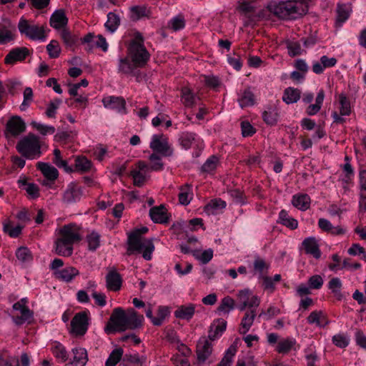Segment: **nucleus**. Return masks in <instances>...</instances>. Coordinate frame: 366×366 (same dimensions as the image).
Masks as SVG:
<instances>
[{
	"label": "nucleus",
	"mask_w": 366,
	"mask_h": 366,
	"mask_svg": "<svg viewBox=\"0 0 366 366\" xmlns=\"http://www.w3.org/2000/svg\"><path fill=\"white\" fill-rule=\"evenodd\" d=\"M55 236V252L63 257L71 256L74 244L81 240L80 229L76 224H68L57 228Z\"/></svg>",
	"instance_id": "nucleus-1"
},
{
	"label": "nucleus",
	"mask_w": 366,
	"mask_h": 366,
	"mask_svg": "<svg viewBox=\"0 0 366 366\" xmlns=\"http://www.w3.org/2000/svg\"><path fill=\"white\" fill-rule=\"evenodd\" d=\"M148 232V228L143 227L132 232L128 235L127 239V254H142L146 260L152 259V252L154 250V245L152 240L142 237L143 234Z\"/></svg>",
	"instance_id": "nucleus-2"
},
{
	"label": "nucleus",
	"mask_w": 366,
	"mask_h": 366,
	"mask_svg": "<svg viewBox=\"0 0 366 366\" xmlns=\"http://www.w3.org/2000/svg\"><path fill=\"white\" fill-rule=\"evenodd\" d=\"M268 9L280 19H295L306 14L307 6L302 1H288L270 3Z\"/></svg>",
	"instance_id": "nucleus-3"
},
{
	"label": "nucleus",
	"mask_w": 366,
	"mask_h": 366,
	"mask_svg": "<svg viewBox=\"0 0 366 366\" xmlns=\"http://www.w3.org/2000/svg\"><path fill=\"white\" fill-rule=\"evenodd\" d=\"M128 56L139 67H143L149 60L150 54L144 46V39L140 34H137L128 47Z\"/></svg>",
	"instance_id": "nucleus-4"
},
{
	"label": "nucleus",
	"mask_w": 366,
	"mask_h": 366,
	"mask_svg": "<svg viewBox=\"0 0 366 366\" xmlns=\"http://www.w3.org/2000/svg\"><path fill=\"white\" fill-rule=\"evenodd\" d=\"M17 151L28 159H36L41 157V144L39 138L29 133L17 143Z\"/></svg>",
	"instance_id": "nucleus-5"
},
{
	"label": "nucleus",
	"mask_w": 366,
	"mask_h": 366,
	"mask_svg": "<svg viewBox=\"0 0 366 366\" xmlns=\"http://www.w3.org/2000/svg\"><path fill=\"white\" fill-rule=\"evenodd\" d=\"M17 27L19 33L30 40L44 41L47 37L44 25L36 24L24 17H21Z\"/></svg>",
	"instance_id": "nucleus-6"
},
{
	"label": "nucleus",
	"mask_w": 366,
	"mask_h": 366,
	"mask_svg": "<svg viewBox=\"0 0 366 366\" xmlns=\"http://www.w3.org/2000/svg\"><path fill=\"white\" fill-rule=\"evenodd\" d=\"M150 149L162 157H169L174 154V148L169 142V138L163 134H155L152 136L149 143Z\"/></svg>",
	"instance_id": "nucleus-7"
},
{
	"label": "nucleus",
	"mask_w": 366,
	"mask_h": 366,
	"mask_svg": "<svg viewBox=\"0 0 366 366\" xmlns=\"http://www.w3.org/2000/svg\"><path fill=\"white\" fill-rule=\"evenodd\" d=\"M335 111L332 114L334 122L342 124L345 122V116H349L351 114L352 109L350 101L344 93L340 94L335 102Z\"/></svg>",
	"instance_id": "nucleus-8"
},
{
	"label": "nucleus",
	"mask_w": 366,
	"mask_h": 366,
	"mask_svg": "<svg viewBox=\"0 0 366 366\" xmlns=\"http://www.w3.org/2000/svg\"><path fill=\"white\" fill-rule=\"evenodd\" d=\"M126 312L121 307L115 308L105 329L107 333L126 330Z\"/></svg>",
	"instance_id": "nucleus-9"
},
{
	"label": "nucleus",
	"mask_w": 366,
	"mask_h": 366,
	"mask_svg": "<svg viewBox=\"0 0 366 366\" xmlns=\"http://www.w3.org/2000/svg\"><path fill=\"white\" fill-rule=\"evenodd\" d=\"M237 297L239 303L237 307L240 311H244L246 307H257L260 303L259 297L253 295L249 289L239 290L237 294Z\"/></svg>",
	"instance_id": "nucleus-10"
},
{
	"label": "nucleus",
	"mask_w": 366,
	"mask_h": 366,
	"mask_svg": "<svg viewBox=\"0 0 366 366\" xmlns=\"http://www.w3.org/2000/svg\"><path fill=\"white\" fill-rule=\"evenodd\" d=\"M89 312L83 311L74 316L71 322L72 333L76 335H83L86 332L89 324Z\"/></svg>",
	"instance_id": "nucleus-11"
},
{
	"label": "nucleus",
	"mask_w": 366,
	"mask_h": 366,
	"mask_svg": "<svg viewBox=\"0 0 366 366\" xmlns=\"http://www.w3.org/2000/svg\"><path fill=\"white\" fill-rule=\"evenodd\" d=\"M197 358L199 365L208 362H212L210 357L212 353V344L205 337H202L197 345Z\"/></svg>",
	"instance_id": "nucleus-12"
},
{
	"label": "nucleus",
	"mask_w": 366,
	"mask_h": 366,
	"mask_svg": "<svg viewBox=\"0 0 366 366\" xmlns=\"http://www.w3.org/2000/svg\"><path fill=\"white\" fill-rule=\"evenodd\" d=\"M239 9L245 26H253L259 20V16L253 2L243 1L240 4Z\"/></svg>",
	"instance_id": "nucleus-13"
},
{
	"label": "nucleus",
	"mask_w": 366,
	"mask_h": 366,
	"mask_svg": "<svg viewBox=\"0 0 366 366\" xmlns=\"http://www.w3.org/2000/svg\"><path fill=\"white\" fill-rule=\"evenodd\" d=\"M13 309L16 312V315L12 317L16 325H20L29 322L33 317V312L25 305L24 299L14 304Z\"/></svg>",
	"instance_id": "nucleus-14"
},
{
	"label": "nucleus",
	"mask_w": 366,
	"mask_h": 366,
	"mask_svg": "<svg viewBox=\"0 0 366 366\" xmlns=\"http://www.w3.org/2000/svg\"><path fill=\"white\" fill-rule=\"evenodd\" d=\"M26 129V124L23 119L19 117H12L6 124L5 136L7 139L16 137L24 132Z\"/></svg>",
	"instance_id": "nucleus-15"
},
{
	"label": "nucleus",
	"mask_w": 366,
	"mask_h": 366,
	"mask_svg": "<svg viewBox=\"0 0 366 366\" xmlns=\"http://www.w3.org/2000/svg\"><path fill=\"white\" fill-rule=\"evenodd\" d=\"M82 196V189L76 182H70L62 194V202L66 204L79 202Z\"/></svg>",
	"instance_id": "nucleus-16"
},
{
	"label": "nucleus",
	"mask_w": 366,
	"mask_h": 366,
	"mask_svg": "<svg viewBox=\"0 0 366 366\" xmlns=\"http://www.w3.org/2000/svg\"><path fill=\"white\" fill-rule=\"evenodd\" d=\"M105 108L116 110L120 113H126V102L122 97H107L102 99Z\"/></svg>",
	"instance_id": "nucleus-17"
},
{
	"label": "nucleus",
	"mask_w": 366,
	"mask_h": 366,
	"mask_svg": "<svg viewBox=\"0 0 366 366\" xmlns=\"http://www.w3.org/2000/svg\"><path fill=\"white\" fill-rule=\"evenodd\" d=\"M106 287L108 290L117 292L119 291L122 285V278L116 269H110L106 277Z\"/></svg>",
	"instance_id": "nucleus-18"
},
{
	"label": "nucleus",
	"mask_w": 366,
	"mask_h": 366,
	"mask_svg": "<svg viewBox=\"0 0 366 366\" xmlns=\"http://www.w3.org/2000/svg\"><path fill=\"white\" fill-rule=\"evenodd\" d=\"M149 167L143 162H139L137 169L132 172L134 184L137 187H142L146 181L147 173Z\"/></svg>",
	"instance_id": "nucleus-19"
},
{
	"label": "nucleus",
	"mask_w": 366,
	"mask_h": 366,
	"mask_svg": "<svg viewBox=\"0 0 366 366\" xmlns=\"http://www.w3.org/2000/svg\"><path fill=\"white\" fill-rule=\"evenodd\" d=\"M302 247L307 254L312 255L314 258L318 259L321 257V251L320 249L317 240L314 237L305 238L302 243Z\"/></svg>",
	"instance_id": "nucleus-20"
},
{
	"label": "nucleus",
	"mask_w": 366,
	"mask_h": 366,
	"mask_svg": "<svg viewBox=\"0 0 366 366\" xmlns=\"http://www.w3.org/2000/svg\"><path fill=\"white\" fill-rule=\"evenodd\" d=\"M227 322L223 319L214 320L210 325L208 334L209 341L218 339L226 330Z\"/></svg>",
	"instance_id": "nucleus-21"
},
{
	"label": "nucleus",
	"mask_w": 366,
	"mask_h": 366,
	"mask_svg": "<svg viewBox=\"0 0 366 366\" xmlns=\"http://www.w3.org/2000/svg\"><path fill=\"white\" fill-rule=\"evenodd\" d=\"M29 54V49L26 47H19L13 49L6 56L4 61L7 64H14L16 61H21L26 59Z\"/></svg>",
	"instance_id": "nucleus-22"
},
{
	"label": "nucleus",
	"mask_w": 366,
	"mask_h": 366,
	"mask_svg": "<svg viewBox=\"0 0 366 366\" xmlns=\"http://www.w3.org/2000/svg\"><path fill=\"white\" fill-rule=\"evenodd\" d=\"M143 320L144 317L139 315L134 310H128L126 312V330H134L141 327Z\"/></svg>",
	"instance_id": "nucleus-23"
},
{
	"label": "nucleus",
	"mask_w": 366,
	"mask_h": 366,
	"mask_svg": "<svg viewBox=\"0 0 366 366\" xmlns=\"http://www.w3.org/2000/svg\"><path fill=\"white\" fill-rule=\"evenodd\" d=\"M307 322L320 328H323L329 324L326 315L322 310L312 311L307 317Z\"/></svg>",
	"instance_id": "nucleus-24"
},
{
	"label": "nucleus",
	"mask_w": 366,
	"mask_h": 366,
	"mask_svg": "<svg viewBox=\"0 0 366 366\" xmlns=\"http://www.w3.org/2000/svg\"><path fill=\"white\" fill-rule=\"evenodd\" d=\"M237 102L241 108L252 107L254 104V95L250 88H245L239 92Z\"/></svg>",
	"instance_id": "nucleus-25"
},
{
	"label": "nucleus",
	"mask_w": 366,
	"mask_h": 366,
	"mask_svg": "<svg viewBox=\"0 0 366 366\" xmlns=\"http://www.w3.org/2000/svg\"><path fill=\"white\" fill-rule=\"evenodd\" d=\"M196 305L189 303L178 307L174 311V316L181 320H190L195 312Z\"/></svg>",
	"instance_id": "nucleus-26"
},
{
	"label": "nucleus",
	"mask_w": 366,
	"mask_h": 366,
	"mask_svg": "<svg viewBox=\"0 0 366 366\" xmlns=\"http://www.w3.org/2000/svg\"><path fill=\"white\" fill-rule=\"evenodd\" d=\"M226 205V202L221 199H214L204 206V211L208 215H215L221 212Z\"/></svg>",
	"instance_id": "nucleus-27"
},
{
	"label": "nucleus",
	"mask_w": 366,
	"mask_h": 366,
	"mask_svg": "<svg viewBox=\"0 0 366 366\" xmlns=\"http://www.w3.org/2000/svg\"><path fill=\"white\" fill-rule=\"evenodd\" d=\"M149 216L155 223H166L168 221V215L166 208L163 205L154 207L149 210Z\"/></svg>",
	"instance_id": "nucleus-28"
},
{
	"label": "nucleus",
	"mask_w": 366,
	"mask_h": 366,
	"mask_svg": "<svg viewBox=\"0 0 366 366\" xmlns=\"http://www.w3.org/2000/svg\"><path fill=\"white\" fill-rule=\"evenodd\" d=\"M71 366H85L88 361L87 352L84 348L76 347L72 350Z\"/></svg>",
	"instance_id": "nucleus-29"
},
{
	"label": "nucleus",
	"mask_w": 366,
	"mask_h": 366,
	"mask_svg": "<svg viewBox=\"0 0 366 366\" xmlns=\"http://www.w3.org/2000/svg\"><path fill=\"white\" fill-rule=\"evenodd\" d=\"M256 317V312L252 309L247 311L242 319L239 327V333L246 334L252 326L254 319Z\"/></svg>",
	"instance_id": "nucleus-30"
},
{
	"label": "nucleus",
	"mask_w": 366,
	"mask_h": 366,
	"mask_svg": "<svg viewBox=\"0 0 366 366\" xmlns=\"http://www.w3.org/2000/svg\"><path fill=\"white\" fill-rule=\"evenodd\" d=\"M68 19L62 10H57L52 14L50 18V25L51 27L59 29H63L67 24Z\"/></svg>",
	"instance_id": "nucleus-31"
},
{
	"label": "nucleus",
	"mask_w": 366,
	"mask_h": 366,
	"mask_svg": "<svg viewBox=\"0 0 366 366\" xmlns=\"http://www.w3.org/2000/svg\"><path fill=\"white\" fill-rule=\"evenodd\" d=\"M54 274L57 279L69 282L79 274V271L75 267H67L62 269L55 271Z\"/></svg>",
	"instance_id": "nucleus-32"
},
{
	"label": "nucleus",
	"mask_w": 366,
	"mask_h": 366,
	"mask_svg": "<svg viewBox=\"0 0 366 366\" xmlns=\"http://www.w3.org/2000/svg\"><path fill=\"white\" fill-rule=\"evenodd\" d=\"M37 167L49 180L54 181L59 176L58 170L48 163L39 162L37 163Z\"/></svg>",
	"instance_id": "nucleus-33"
},
{
	"label": "nucleus",
	"mask_w": 366,
	"mask_h": 366,
	"mask_svg": "<svg viewBox=\"0 0 366 366\" xmlns=\"http://www.w3.org/2000/svg\"><path fill=\"white\" fill-rule=\"evenodd\" d=\"M128 57H122L119 59L118 72L124 74H132L134 69L138 68L132 60Z\"/></svg>",
	"instance_id": "nucleus-34"
},
{
	"label": "nucleus",
	"mask_w": 366,
	"mask_h": 366,
	"mask_svg": "<svg viewBox=\"0 0 366 366\" xmlns=\"http://www.w3.org/2000/svg\"><path fill=\"white\" fill-rule=\"evenodd\" d=\"M292 204L302 211L307 210L310 205V197L307 194H296L292 197Z\"/></svg>",
	"instance_id": "nucleus-35"
},
{
	"label": "nucleus",
	"mask_w": 366,
	"mask_h": 366,
	"mask_svg": "<svg viewBox=\"0 0 366 366\" xmlns=\"http://www.w3.org/2000/svg\"><path fill=\"white\" fill-rule=\"evenodd\" d=\"M351 11L352 8L350 4H338L336 24L341 26L349 18Z\"/></svg>",
	"instance_id": "nucleus-36"
},
{
	"label": "nucleus",
	"mask_w": 366,
	"mask_h": 366,
	"mask_svg": "<svg viewBox=\"0 0 366 366\" xmlns=\"http://www.w3.org/2000/svg\"><path fill=\"white\" fill-rule=\"evenodd\" d=\"M197 141V135L192 132H183L179 137V143L184 149L191 148Z\"/></svg>",
	"instance_id": "nucleus-37"
},
{
	"label": "nucleus",
	"mask_w": 366,
	"mask_h": 366,
	"mask_svg": "<svg viewBox=\"0 0 366 366\" xmlns=\"http://www.w3.org/2000/svg\"><path fill=\"white\" fill-rule=\"evenodd\" d=\"M325 99V92L322 89H320L317 93V95L315 99V103L312 104H310L307 109L306 112L308 115H315L318 113L322 107L323 101Z\"/></svg>",
	"instance_id": "nucleus-38"
},
{
	"label": "nucleus",
	"mask_w": 366,
	"mask_h": 366,
	"mask_svg": "<svg viewBox=\"0 0 366 366\" xmlns=\"http://www.w3.org/2000/svg\"><path fill=\"white\" fill-rule=\"evenodd\" d=\"M300 90L289 87L285 90L282 100L287 104L295 103L300 99Z\"/></svg>",
	"instance_id": "nucleus-39"
},
{
	"label": "nucleus",
	"mask_w": 366,
	"mask_h": 366,
	"mask_svg": "<svg viewBox=\"0 0 366 366\" xmlns=\"http://www.w3.org/2000/svg\"><path fill=\"white\" fill-rule=\"evenodd\" d=\"M14 26H0V44H6L14 39Z\"/></svg>",
	"instance_id": "nucleus-40"
},
{
	"label": "nucleus",
	"mask_w": 366,
	"mask_h": 366,
	"mask_svg": "<svg viewBox=\"0 0 366 366\" xmlns=\"http://www.w3.org/2000/svg\"><path fill=\"white\" fill-rule=\"evenodd\" d=\"M279 222L291 229L298 227L297 220L290 217L285 210H281L279 213Z\"/></svg>",
	"instance_id": "nucleus-41"
},
{
	"label": "nucleus",
	"mask_w": 366,
	"mask_h": 366,
	"mask_svg": "<svg viewBox=\"0 0 366 366\" xmlns=\"http://www.w3.org/2000/svg\"><path fill=\"white\" fill-rule=\"evenodd\" d=\"M120 24L119 16L114 12H109L107 14V20L104 26L107 31L114 33Z\"/></svg>",
	"instance_id": "nucleus-42"
},
{
	"label": "nucleus",
	"mask_w": 366,
	"mask_h": 366,
	"mask_svg": "<svg viewBox=\"0 0 366 366\" xmlns=\"http://www.w3.org/2000/svg\"><path fill=\"white\" fill-rule=\"evenodd\" d=\"M92 163L85 157H76L75 159V170L80 172H87L90 171Z\"/></svg>",
	"instance_id": "nucleus-43"
},
{
	"label": "nucleus",
	"mask_w": 366,
	"mask_h": 366,
	"mask_svg": "<svg viewBox=\"0 0 366 366\" xmlns=\"http://www.w3.org/2000/svg\"><path fill=\"white\" fill-rule=\"evenodd\" d=\"M53 162L60 169H63L66 172L70 173L74 172L72 167H69L66 160H64L61 156V151L59 149L54 150Z\"/></svg>",
	"instance_id": "nucleus-44"
},
{
	"label": "nucleus",
	"mask_w": 366,
	"mask_h": 366,
	"mask_svg": "<svg viewBox=\"0 0 366 366\" xmlns=\"http://www.w3.org/2000/svg\"><path fill=\"white\" fill-rule=\"evenodd\" d=\"M179 201L181 204L188 205L193 197L191 188L188 185H185L180 188L179 193Z\"/></svg>",
	"instance_id": "nucleus-45"
},
{
	"label": "nucleus",
	"mask_w": 366,
	"mask_h": 366,
	"mask_svg": "<svg viewBox=\"0 0 366 366\" xmlns=\"http://www.w3.org/2000/svg\"><path fill=\"white\" fill-rule=\"evenodd\" d=\"M234 308V300L227 296L224 297L217 308V310L219 313L227 314L228 315L230 311H232Z\"/></svg>",
	"instance_id": "nucleus-46"
},
{
	"label": "nucleus",
	"mask_w": 366,
	"mask_h": 366,
	"mask_svg": "<svg viewBox=\"0 0 366 366\" xmlns=\"http://www.w3.org/2000/svg\"><path fill=\"white\" fill-rule=\"evenodd\" d=\"M193 256L202 264L208 263L213 257V250L208 249L204 251L194 250L192 251Z\"/></svg>",
	"instance_id": "nucleus-47"
},
{
	"label": "nucleus",
	"mask_w": 366,
	"mask_h": 366,
	"mask_svg": "<svg viewBox=\"0 0 366 366\" xmlns=\"http://www.w3.org/2000/svg\"><path fill=\"white\" fill-rule=\"evenodd\" d=\"M16 256L21 263H30L33 259V255L31 251L26 247H21L17 249Z\"/></svg>",
	"instance_id": "nucleus-48"
},
{
	"label": "nucleus",
	"mask_w": 366,
	"mask_h": 366,
	"mask_svg": "<svg viewBox=\"0 0 366 366\" xmlns=\"http://www.w3.org/2000/svg\"><path fill=\"white\" fill-rule=\"evenodd\" d=\"M52 352L55 357L61 362H64L68 359V354L65 347L59 342H55L52 347Z\"/></svg>",
	"instance_id": "nucleus-49"
},
{
	"label": "nucleus",
	"mask_w": 366,
	"mask_h": 366,
	"mask_svg": "<svg viewBox=\"0 0 366 366\" xmlns=\"http://www.w3.org/2000/svg\"><path fill=\"white\" fill-rule=\"evenodd\" d=\"M23 226L16 225L14 226L10 222H4L3 223V229L11 237H17L21 232Z\"/></svg>",
	"instance_id": "nucleus-50"
},
{
	"label": "nucleus",
	"mask_w": 366,
	"mask_h": 366,
	"mask_svg": "<svg viewBox=\"0 0 366 366\" xmlns=\"http://www.w3.org/2000/svg\"><path fill=\"white\" fill-rule=\"evenodd\" d=\"M123 349L119 347L114 350L105 362L106 366H115L123 356Z\"/></svg>",
	"instance_id": "nucleus-51"
},
{
	"label": "nucleus",
	"mask_w": 366,
	"mask_h": 366,
	"mask_svg": "<svg viewBox=\"0 0 366 366\" xmlns=\"http://www.w3.org/2000/svg\"><path fill=\"white\" fill-rule=\"evenodd\" d=\"M288 54L291 56L300 55L302 53V49L299 41L294 40H287L286 41Z\"/></svg>",
	"instance_id": "nucleus-52"
},
{
	"label": "nucleus",
	"mask_w": 366,
	"mask_h": 366,
	"mask_svg": "<svg viewBox=\"0 0 366 366\" xmlns=\"http://www.w3.org/2000/svg\"><path fill=\"white\" fill-rule=\"evenodd\" d=\"M31 125L42 135L51 134L55 132V128L53 126L46 125L36 121H32Z\"/></svg>",
	"instance_id": "nucleus-53"
},
{
	"label": "nucleus",
	"mask_w": 366,
	"mask_h": 366,
	"mask_svg": "<svg viewBox=\"0 0 366 366\" xmlns=\"http://www.w3.org/2000/svg\"><path fill=\"white\" fill-rule=\"evenodd\" d=\"M60 36L67 46H72L77 41V37L72 34L67 29L63 28L60 31Z\"/></svg>",
	"instance_id": "nucleus-54"
},
{
	"label": "nucleus",
	"mask_w": 366,
	"mask_h": 366,
	"mask_svg": "<svg viewBox=\"0 0 366 366\" xmlns=\"http://www.w3.org/2000/svg\"><path fill=\"white\" fill-rule=\"evenodd\" d=\"M88 247L90 250H96L100 244V235L96 232H92L86 236Z\"/></svg>",
	"instance_id": "nucleus-55"
},
{
	"label": "nucleus",
	"mask_w": 366,
	"mask_h": 366,
	"mask_svg": "<svg viewBox=\"0 0 366 366\" xmlns=\"http://www.w3.org/2000/svg\"><path fill=\"white\" fill-rule=\"evenodd\" d=\"M333 344L340 348L347 347L350 343V338L343 333H339L332 337Z\"/></svg>",
	"instance_id": "nucleus-56"
},
{
	"label": "nucleus",
	"mask_w": 366,
	"mask_h": 366,
	"mask_svg": "<svg viewBox=\"0 0 366 366\" xmlns=\"http://www.w3.org/2000/svg\"><path fill=\"white\" fill-rule=\"evenodd\" d=\"M46 50L50 58H57L61 53L59 44L56 40H51L46 46Z\"/></svg>",
	"instance_id": "nucleus-57"
},
{
	"label": "nucleus",
	"mask_w": 366,
	"mask_h": 366,
	"mask_svg": "<svg viewBox=\"0 0 366 366\" xmlns=\"http://www.w3.org/2000/svg\"><path fill=\"white\" fill-rule=\"evenodd\" d=\"M169 26L175 31L184 29L185 26L184 18L182 15L173 17L169 22Z\"/></svg>",
	"instance_id": "nucleus-58"
},
{
	"label": "nucleus",
	"mask_w": 366,
	"mask_h": 366,
	"mask_svg": "<svg viewBox=\"0 0 366 366\" xmlns=\"http://www.w3.org/2000/svg\"><path fill=\"white\" fill-rule=\"evenodd\" d=\"M236 350L234 347H229L225 352L224 356L219 363L218 366H231Z\"/></svg>",
	"instance_id": "nucleus-59"
},
{
	"label": "nucleus",
	"mask_w": 366,
	"mask_h": 366,
	"mask_svg": "<svg viewBox=\"0 0 366 366\" xmlns=\"http://www.w3.org/2000/svg\"><path fill=\"white\" fill-rule=\"evenodd\" d=\"M295 343V341L292 339L282 340L277 345V351L279 353H287L291 350Z\"/></svg>",
	"instance_id": "nucleus-60"
},
{
	"label": "nucleus",
	"mask_w": 366,
	"mask_h": 366,
	"mask_svg": "<svg viewBox=\"0 0 366 366\" xmlns=\"http://www.w3.org/2000/svg\"><path fill=\"white\" fill-rule=\"evenodd\" d=\"M131 18L133 20H139L147 15V9L144 6H134L131 7Z\"/></svg>",
	"instance_id": "nucleus-61"
},
{
	"label": "nucleus",
	"mask_w": 366,
	"mask_h": 366,
	"mask_svg": "<svg viewBox=\"0 0 366 366\" xmlns=\"http://www.w3.org/2000/svg\"><path fill=\"white\" fill-rule=\"evenodd\" d=\"M182 100L187 107L192 106L194 102V96L188 88L182 90Z\"/></svg>",
	"instance_id": "nucleus-62"
},
{
	"label": "nucleus",
	"mask_w": 366,
	"mask_h": 366,
	"mask_svg": "<svg viewBox=\"0 0 366 366\" xmlns=\"http://www.w3.org/2000/svg\"><path fill=\"white\" fill-rule=\"evenodd\" d=\"M324 283L323 278L319 274L311 276L308 280V285L313 290H320Z\"/></svg>",
	"instance_id": "nucleus-63"
},
{
	"label": "nucleus",
	"mask_w": 366,
	"mask_h": 366,
	"mask_svg": "<svg viewBox=\"0 0 366 366\" xmlns=\"http://www.w3.org/2000/svg\"><path fill=\"white\" fill-rule=\"evenodd\" d=\"M268 269V265L265 261L259 257H257L254 261V270L255 273L261 276L263 272Z\"/></svg>",
	"instance_id": "nucleus-64"
}]
</instances>
